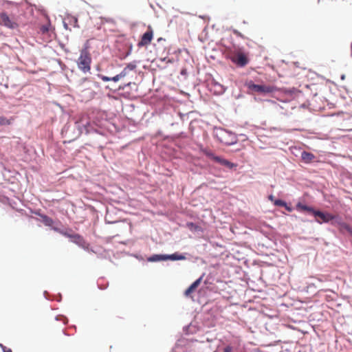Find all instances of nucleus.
Segmentation results:
<instances>
[{
	"label": "nucleus",
	"instance_id": "nucleus-21",
	"mask_svg": "<svg viewBox=\"0 0 352 352\" xmlns=\"http://www.w3.org/2000/svg\"><path fill=\"white\" fill-rule=\"evenodd\" d=\"M274 205L277 206H286V203L281 199H276L274 201Z\"/></svg>",
	"mask_w": 352,
	"mask_h": 352
},
{
	"label": "nucleus",
	"instance_id": "nucleus-16",
	"mask_svg": "<svg viewBox=\"0 0 352 352\" xmlns=\"http://www.w3.org/2000/svg\"><path fill=\"white\" fill-rule=\"evenodd\" d=\"M340 231L346 230L349 233H350L352 235V229L344 221L340 224V226L338 227Z\"/></svg>",
	"mask_w": 352,
	"mask_h": 352
},
{
	"label": "nucleus",
	"instance_id": "nucleus-9",
	"mask_svg": "<svg viewBox=\"0 0 352 352\" xmlns=\"http://www.w3.org/2000/svg\"><path fill=\"white\" fill-rule=\"evenodd\" d=\"M215 162H217L223 166H226L230 169L236 167V164H235L226 159H223L219 156L218 157V158L215 159Z\"/></svg>",
	"mask_w": 352,
	"mask_h": 352
},
{
	"label": "nucleus",
	"instance_id": "nucleus-4",
	"mask_svg": "<svg viewBox=\"0 0 352 352\" xmlns=\"http://www.w3.org/2000/svg\"><path fill=\"white\" fill-rule=\"evenodd\" d=\"M231 60L233 63L239 67H244L248 63L247 56L242 52H236L232 57Z\"/></svg>",
	"mask_w": 352,
	"mask_h": 352
},
{
	"label": "nucleus",
	"instance_id": "nucleus-1",
	"mask_svg": "<svg viewBox=\"0 0 352 352\" xmlns=\"http://www.w3.org/2000/svg\"><path fill=\"white\" fill-rule=\"evenodd\" d=\"M91 58L87 50H82L77 60L78 68L84 73L89 72L91 70Z\"/></svg>",
	"mask_w": 352,
	"mask_h": 352
},
{
	"label": "nucleus",
	"instance_id": "nucleus-18",
	"mask_svg": "<svg viewBox=\"0 0 352 352\" xmlns=\"http://www.w3.org/2000/svg\"><path fill=\"white\" fill-rule=\"evenodd\" d=\"M331 221L332 225H333L335 226H338V227H339L340 226V224L343 222L340 217L335 216V215H334V219L333 220H331Z\"/></svg>",
	"mask_w": 352,
	"mask_h": 352
},
{
	"label": "nucleus",
	"instance_id": "nucleus-6",
	"mask_svg": "<svg viewBox=\"0 0 352 352\" xmlns=\"http://www.w3.org/2000/svg\"><path fill=\"white\" fill-rule=\"evenodd\" d=\"M55 230H58L62 235L67 238H69L72 242L79 245H82L84 243L83 238L78 234L69 233L67 231L58 230V229H55Z\"/></svg>",
	"mask_w": 352,
	"mask_h": 352
},
{
	"label": "nucleus",
	"instance_id": "nucleus-20",
	"mask_svg": "<svg viewBox=\"0 0 352 352\" xmlns=\"http://www.w3.org/2000/svg\"><path fill=\"white\" fill-rule=\"evenodd\" d=\"M165 255H153L152 257L148 258L150 261H157L160 260H164L163 258Z\"/></svg>",
	"mask_w": 352,
	"mask_h": 352
},
{
	"label": "nucleus",
	"instance_id": "nucleus-13",
	"mask_svg": "<svg viewBox=\"0 0 352 352\" xmlns=\"http://www.w3.org/2000/svg\"><path fill=\"white\" fill-rule=\"evenodd\" d=\"M301 157L304 162H305L306 163H309L311 162L314 159L315 156L314 154L311 153L303 151L301 153Z\"/></svg>",
	"mask_w": 352,
	"mask_h": 352
},
{
	"label": "nucleus",
	"instance_id": "nucleus-23",
	"mask_svg": "<svg viewBox=\"0 0 352 352\" xmlns=\"http://www.w3.org/2000/svg\"><path fill=\"white\" fill-rule=\"evenodd\" d=\"M0 346L3 349V352H12L10 349H8L6 346H3L2 344H0Z\"/></svg>",
	"mask_w": 352,
	"mask_h": 352
},
{
	"label": "nucleus",
	"instance_id": "nucleus-15",
	"mask_svg": "<svg viewBox=\"0 0 352 352\" xmlns=\"http://www.w3.org/2000/svg\"><path fill=\"white\" fill-rule=\"evenodd\" d=\"M52 27L50 22H47V24L43 25L40 27V32L43 34H47L51 30Z\"/></svg>",
	"mask_w": 352,
	"mask_h": 352
},
{
	"label": "nucleus",
	"instance_id": "nucleus-25",
	"mask_svg": "<svg viewBox=\"0 0 352 352\" xmlns=\"http://www.w3.org/2000/svg\"><path fill=\"white\" fill-rule=\"evenodd\" d=\"M234 33L236 35H237V36H242V35H241V34L239 32L236 31V30H235V31L234 32Z\"/></svg>",
	"mask_w": 352,
	"mask_h": 352
},
{
	"label": "nucleus",
	"instance_id": "nucleus-26",
	"mask_svg": "<svg viewBox=\"0 0 352 352\" xmlns=\"http://www.w3.org/2000/svg\"><path fill=\"white\" fill-rule=\"evenodd\" d=\"M73 19H74V23H75V27H78V25H77V23H78V20H77V19H76V18H74Z\"/></svg>",
	"mask_w": 352,
	"mask_h": 352
},
{
	"label": "nucleus",
	"instance_id": "nucleus-12",
	"mask_svg": "<svg viewBox=\"0 0 352 352\" xmlns=\"http://www.w3.org/2000/svg\"><path fill=\"white\" fill-rule=\"evenodd\" d=\"M186 257L182 254H178L177 253H175L170 255H165L164 256V260L170 259L172 261H178V260H184Z\"/></svg>",
	"mask_w": 352,
	"mask_h": 352
},
{
	"label": "nucleus",
	"instance_id": "nucleus-29",
	"mask_svg": "<svg viewBox=\"0 0 352 352\" xmlns=\"http://www.w3.org/2000/svg\"><path fill=\"white\" fill-rule=\"evenodd\" d=\"M65 27L66 29H67V25L66 23H65Z\"/></svg>",
	"mask_w": 352,
	"mask_h": 352
},
{
	"label": "nucleus",
	"instance_id": "nucleus-14",
	"mask_svg": "<svg viewBox=\"0 0 352 352\" xmlns=\"http://www.w3.org/2000/svg\"><path fill=\"white\" fill-rule=\"evenodd\" d=\"M201 153H203L205 155H206L208 157L215 162V159L218 158L219 156H217L214 154V153L207 148H201Z\"/></svg>",
	"mask_w": 352,
	"mask_h": 352
},
{
	"label": "nucleus",
	"instance_id": "nucleus-30",
	"mask_svg": "<svg viewBox=\"0 0 352 352\" xmlns=\"http://www.w3.org/2000/svg\"><path fill=\"white\" fill-rule=\"evenodd\" d=\"M270 199H272V195H271V196H270Z\"/></svg>",
	"mask_w": 352,
	"mask_h": 352
},
{
	"label": "nucleus",
	"instance_id": "nucleus-22",
	"mask_svg": "<svg viewBox=\"0 0 352 352\" xmlns=\"http://www.w3.org/2000/svg\"><path fill=\"white\" fill-rule=\"evenodd\" d=\"M136 67V65L135 63H129L126 67L125 68L129 71V70H133L135 69Z\"/></svg>",
	"mask_w": 352,
	"mask_h": 352
},
{
	"label": "nucleus",
	"instance_id": "nucleus-5",
	"mask_svg": "<svg viewBox=\"0 0 352 352\" xmlns=\"http://www.w3.org/2000/svg\"><path fill=\"white\" fill-rule=\"evenodd\" d=\"M153 32L151 26H148V30L142 36L141 40L138 43V47H143L149 45L153 39Z\"/></svg>",
	"mask_w": 352,
	"mask_h": 352
},
{
	"label": "nucleus",
	"instance_id": "nucleus-2",
	"mask_svg": "<svg viewBox=\"0 0 352 352\" xmlns=\"http://www.w3.org/2000/svg\"><path fill=\"white\" fill-rule=\"evenodd\" d=\"M247 85L250 90L254 92L263 94L272 93L276 90V88L274 86L265 85H256L252 81L248 82Z\"/></svg>",
	"mask_w": 352,
	"mask_h": 352
},
{
	"label": "nucleus",
	"instance_id": "nucleus-10",
	"mask_svg": "<svg viewBox=\"0 0 352 352\" xmlns=\"http://www.w3.org/2000/svg\"><path fill=\"white\" fill-rule=\"evenodd\" d=\"M202 278L197 279L192 285L185 291L184 294L186 296H189L191 293L195 292V290L198 287L201 282Z\"/></svg>",
	"mask_w": 352,
	"mask_h": 352
},
{
	"label": "nucleus",
	"instance_id": "nucleus-17",
	"mask_svg": "<svg viewBox=\"0 0 352 352\" xmlns=\"http://www.w3.org/2000/svg\"><path fill=\"white\" fill-rule=\"evenodd\" d=\"M12 120L13 118L7 119L6 117L0 116V126L10 125Z\"/></svg>",
	"mask_w": 352,
	"mask_h": 352
},
{
	"label": "nucleus",
	"instance_id": "nucleus-27",
	"mask_svg": "<svg viewBox=\"0 0 352 352\" xmlns=\"http://www.w3.org/2000/svg\"><path fill=\"white\" fill-rule=\"evenodd\" d=\"M285 207L286 208V209H287V210H289V211H291V210H292L291 208H289V207H288V206H285Z\"/></svg>",
	"mask_w": 352,
	"mask_h": 352
},
{
	"label": "nucleus",
	"instance_id": "nucleus-11",
	"mask_svg": "<svg viewBox=\"0 0 352 352\" xmlns=\"http://www.w3.org/2000/svg\"><path fill=\"white\" fill-rule=\"evenodd\" d=\"M296 208L297 210L302 212H307L309 213H311L313 215H314V212H316V210L313 208L304 205L301 203H298L296 205Z\"/></svg>",
	"mask_w": 352,
	"mask_h": 352
},
{
	"label": "nucleus",
	"instance_id": "nucleus-19",
	"mask_svg": "<svg viewBox=\"0 0 352 352\" xmlns=\"http://www.w3.org/2000/svg\"><path fill=\"white\" fill-rule=\"evenodd\" d=\"M41 217L43 219V222L45 223V225L51 226L53 223V220L52 218H50L46 215H43Z\"/></svg>",
	"mask_w": 352,
	"mask_h": 352
},
{
	"label": "nucleus",
	"instance_id": "nucleus-28",
	"mask_svg": "<svg viewBox=\"0 0 352 352\" xmlns=\"http://www.w3.org/2000/svg\"><path fill=\"white\" fill-rule=\"evenodd\" d=\"M351 56H352V42H351Z\"/></svg>",
	"mask_w": 352,
	"mask_h": 352
},
{
	"label": "nucleus",
	"instance_id": "nucleus-8",
	"mask_svg": "<svg viewBox=\"0 0 352 352\" xmlns=\"http://www.w3.org/2000/svg\"><path fill=\"white\" fill-rule=\"evenodd\" d=\"M0 24L10 28H14L16 26V23L12 22L8 15L5 12L1 13L0 14Z\"/></svg>",
	"mask_w": 352,
	"mask_h": 352
},
{
	"label": "nucleus",
	"instance_id": "nucleus-7",
	"mask_svg": "<svg viewBox=\"0 0 352 352\" xmlns=\"http://www.w3.org/2000/svg\"><path fill=\"white\" fill-rule=\"evenodd\" d=\"M127 74H128V70L124 67V69L119 74H117L116 76H115L113 77H109V76L100 74H98V76L99 78H100L104 82H109V81H111V80L113 82H117L120 79L125 77Z\"/></svg>",
	"mask_w": 352,
	"mask_h": 352
},
{
	"label": "nucleus",
	"instance_id": "nucleus-24",
	"mask_svg": "<svg viewBox=\"0 0 352 352\" xmlns=\"http://www.w3.org/2000/svg\"><path fill=\"white\" fill-rule=\"evenodd\" d=\"M232 348L230 346H227L226 347H225L224 351H223V352H232Z\"/></svg>",
	"mask_w": 352,
	"mask_h": 352
},
{
	"label": "nucleus",
	"instance_id": "nucleus-3",
	"mask_svg": "<svg viewBox=\"0 0 352 352\" xmlns=\"http://www.w3.org/2000/svg\"><path fill=\"white\" fill-rule=\"evenodd\" d=\"M314 216L316 217V221L320 224L322 223H328L334 219V215L329 212H323L319 210H316Z\"/></svg>",
	"mask_w": 352,
	"mask_h": 352
}]
</instances>
